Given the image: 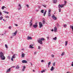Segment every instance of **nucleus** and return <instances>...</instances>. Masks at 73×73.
<instances>
[{"instance_id":"obj_15","label":"nucleus","mask_w":73,"mask_h":73,"mask_svg":"<svg viewBox=\"0 0 73 73\" xmlns=\"http://www.w3.org/2000/svg\"><path fill=\"white\" fill-rule=\"evenodd\" d=\"M53 70H54V67H53V66H52L51 67L50 70H51V71H53Z\"/></svg>"},{"instance_id":"obj_44","label":"nucleus","mask_w":73,"mask_h":73,"mask_svg":"<svg viewBox=\"0 0 73 73\" xmlns=\"http://www.w3.org/2000/svg\"><path fill=\"white\" fill-rule=\"evenodd\" d=\"M13 58H12L11 59V61H13Z\"/></svg>"},{"instance_id":"obj_64","label":"nucleus","mask_w":73,"mask_h":73,"mask_svg":"<svg viewBox=\"0 0 73 73\" xmlns=\"http://www.w3.org/2000/svg\"><path fill=\"white\" fill-rule=\"evenodd\" d=\"M5 33H6V32H5L4 33V34H5Z\"/></svg>"},{"instance_id":"obj_18","label":"nucleus","mask_w":73,"mask_h":73,"mask_svg":"<svg viewBox=\"0 0 73 73\" xmlns=\"http://www.w3.org/2000/svg\"><path fill=\"white\" fill-rule=\"evenodd\" d=\"M20 68V67H19V65H17V66L15 68V69H19Z\"/></svg>"},{"instance_id":"obj_58","label":"nucleus","mask_w":73,"mask_h":73,"mask_svg":"<svg viewBox=\"0 0 73 73\" xmlns=\"http://www.w3.org/2000/svg\"><path fill=\"white\" fill-rule=\"evenodd\" d=\"M33 72H35V70H33Z\"/></svg>"},{"instance_id":"obj_4","label":"nucleus","mask_w":73,"mask_h":73,"mask_svg":"<svg viewBox=\"0 0 73 73\" xmlns=\"http://www.w3.org/2000/svg\"><path fill=\"white\" fill-rule=\"evenodd\" d=\"M52 18L54 19V20H57V18L54 15H53L52 16Z\"/></svg>"},{"instance_id":"obj_13","label":"nucleus","mask_w":73,"mask_h":73,"mask_svg":"<svg viewBox=\"0 0 73 73\" xmlns=\"http://www.w3.org/2000/svg\"><path fill=\"white\" fill-rule=\"evenodd\" d=\"M21 56L22 58L24 57V56H25V54L24 53H23L21 54Z\"/></svg>"},{"instance_id":"obj_12","label":"nucleus","mask_w":73,"mask_h":73,"mask_svg":"<svg viewBox=\"0 0 73 73\" xmlns=\"http://www.w3.org/2000/svg\"><path fill=\"white\" fill-rule=\"evenodd\" d=\"M57 28L56 27H54V32H56V31H57Z\"/></svg>"},{"instance_id":"obj_9","label":"nucleus","mask_w":73,"mask_h":73,"mask_svg":"<svg viewBox=\"0 0 73 73\" xmlns=\"http://www.w3.org/2000/svg\"><path fill=\"white\" fill-rule=\"evenodd\" d=\"M22 63H27V61L25 60H23L22 61Z\"/></svg>"},{"instance_id":"obj_61","label":"nucleus","mask_w":73,"mask_h":73,"mask_svg":"<svg viewBox=\"0 0 73 73\" xmlns=\"http://www.w3.org/2000/svg\"><path fill=\"white\" fill-rule=\"evenodd\" d=\"M3 35H4L3 34H1V35L2 36H3Z\"/></svg>"},{"instance_id":"obj_42","label":"nucleus","mask_w":73,"mask_h":73,"mask_svg":"<svg viewBox=\"0 0 73 73\" xmlns=\"http://www.w3.org/2000/svg\"><path fill=\"white\" fill-rule=\"evenodd\" d=\"M59 12H61V9H59Z\"/></svg>"},{"instance_id":"obj_48","label":"nucleus","mask_w":73,"mask_h":73,"mask_svg":"<svg viewBox=\"0 0 73 73\" xmlns=\"http://www.w3.org/2000/svg\"><path fill=\"white\" fill-rule=\"evenodd\" d=\"M35 11L36 12H38V10H36Z\"/></svg>"},{"instance_id":"obj_57","label":"nucleus","mask_w":73,"mask_h":73,"mask_svg":"<svg viewBox=\"0 0 73 73\" xmlns=\"http://www.w3.org/2000/svg\"><path fill=\"white\" fill-rule=\"evenodd\" d=\"M8 57L9 58V59H10V57L8 56Z\"/></svg>"},{"instance_id":"obj_3","label":"nucleus","mask_w":73,"mask_h":73,"mask_svg":"<svg viewBox=\"0 0 73 73\" xmlns=\"http://www.w3.org/2000/svg\"><path fill=\"white\" fill-rule=\"evenodd\" d=\"M39 28H41L42 27V23L41 22H39Z\"/></svg>"},{"instance_id":"obj_1","label":"nucleus","mask_w":73,"mask_h":73,"mask_svg":"<svg viewBox=\"0 0 73 73\" xmlns=\"http://www.w3.org/2000/svg\"><path fill=\"white\" fill-rule=\"evenodd\" d=\"M44 40L45 38H40L38 40V42L40 44H42V41H44Z\"/></svg>"},{"instance_id":"obj_33","label":"nucleus","mask_w":73,"mask_h":73,"mask_svg":"<svg viewBox=\"0 0 73 73\" xmlns=\"http://www.w3.org/2000/svg\"><path fill=\"white\" fill-rule=\"evenodd\" d=\"M51 16V14H50V13H48V16L49 17H50Z\"/></svg>"},{"instance_id":"obj_37","label":"nucleus","mask_w":73,"mask_h":73,"mask_svg":"<svg viewBox=\"0 0 73 73\" xmlns=\"http://www.w3.org/2000/svg\"><path fill=\"white\" fill-rule=\"evenodd\" d=\"M42 6H43V7H44V8H46V5H42Z\"/></svg>"},{"instance_id":"obj_41","label":"nucleus","mask_w":73,"mask_h":73,"mask_svg":"<svg viewBox=\"0 0 73 73\" xmlns=\"http://www.w3.org/2000/svg\"><path fill=\"white\" fill-rule=\"evenodd\" d=\"M38 49H41V47H40V46H38Z\"/></svg>"},{"instance_id":"obj_22","label":"nucleus","mask_w":73,"mask_h":73,"mask_svg":"<svg viewBox=\"0 0 73 73\" xmlns=\"http://www.w3.org/2000/svg\"><path fill=\"white\" fill-rule=\"evenodd\" d=\"M29 48H31V49H33V48H34L32 46H31V45H30L29 46Z\"/></svg>"},{"instance_id":"obj_52","label":"nucleus","mask_w":73,"mask_h":73,"mask_svg":"<svg viewBox=\"0 0 73 73\" xmlns=\"http://www.w3.org/2000/svg\"><path fill=\"white\" fill-rule=\"evenodd\" d=\"M30 64H31V66H33V64H32V63H30Z\"/></svg>"},{"instance_id":"obj_60","label":"nucleus","mask_w":73,"mask_h":73,"mask_svg":"<svg viewBox=\"0 0 73 73\" xmlns=\"http://www.w3.org/2000/svg\"><path fill=\"white\" fill-rule=\"evenodd\" d=\"M40 6H39V8H40Z\"/></svg>"},{"instance_id":"obj_7","label":"nucleus","mask_w":73,"mask_h":73,"mask_svg":"<svg viewBox=\"0 0 73 73\" xmlns=\"http://www.w3.org/2000/svg\"><path fill=\"white\" fill-rule=\"evenodd\" d=\"M1 57V60H5V56H3L2 57Z\"/></svg>"},{"instance_id":"obj_36","label":"nucleus","mask_w":73,"mask_h":73,"mask_svg":"<svg viewBox=\"0 0 73 73\" xmlns=\"http://www.w3.org/2000/svg\"><path fill=\"white\" fill-rule=\"evenodd\" d=\"M44 72H45V70H42L41 71V73H43Z\"/></svg>"},{"instance_id":"obj_30","label":"nucleus","mask_w":73,"mask_h":73,"mask_svg":"<svg viewBox=\"0 0 73 73\" xmlns=\"http://www.w3.org/2000/svg\"><path fill=\"white\" fill-rule=\"evenodd\" d=\"M41 13H44V10H42L41 11Z\"/></svg>"},{"instance_id":"obj_62","label":"nucleus","mask_w":73,"mask_h":73,"mask_svg":"<svg viewBox=\"0 0 73 73\" xmlns=\"http://www.w3.org/2000/svg\"><path fill=\"white\" fill-rule=\"evenodd\" d=\"M3 21H5V19H3Z\"/></svg>"},{"instance_id":"obj_10","label":"nucleus","mask_w":73,"mask_h":73,"mask_svg":"<svg viewBox=\"0 0 73 73\" xmlns=\"http://www.w3.org/2000/svg\"><path fill=\"white\" fill-rule=\"evenodd\" d=\"M19 7L20 8H18V10H20V9H21V5L20 4H19Z\"/></svg>"},{"instance_id":"obj_11","label":"nucleus","mask_w":73,"mask_h":73,"mask_svg":"<svg viewBox=\"0 0 73 73\" xmlns=\"http://www.w3.org/2000/svg\"><path fill=\"white\" fill-rule=\"evenodd\" d=\"M17 32V31H16L15 33H13V35H14L13 36H16V35Z\"/></svg>"},{"instance_id":"obj_54","label":"nucleus","mask_w":73,"mask_h":73,"mask_svg":"<svg viewBox=\"0 0 73 73\" xmlns=\"http://www.w3.org/2000/svg\"><path fill=\"white\" fill-rule=\"evenodd\" d=\"M41 62H44V60H42Z\"/></svg>"},{"instance_id":"obj_6","label":"nucleus","mask_w":73,"mask_h":73,"mask_svg":"<svg viewBox=\"0 0 73 73\" xmlns=\"http://www.w3.org/2000/svg\"><path fill=\"white\" fill-rule=\"evenodd\" d=\"M27 40H32V38L31 36H28L27 38Z\"/></svg>"},{"instance_id":"obj_46","label":"nucleus","mask_w":73,"mask_h":73,"mask_svg":"<svg viewBox=\"0 0 73 73\" xmlns=\"http://www.w3.org/2000/svg\"><path fill=\"white\" fill-rule=\"evenodd\" d=\"M35 25H37V22H36L35 23Z\"/></svg>"},{"instance_id":"obj_14","label":"nucleus","mask_w":73,"mask_h":73,"mask_svg":"<svg viewBox=\"0 0 73 73\" xmlns=\"http://www.w3.org/2000/svg\"><path fill=\"white\" fill-rule=\"evenodd\" d=\"M33 27L34 28H37V25H33Z\"/></svg>"},{"instance_id":"obj_47","label":"nucleus","mask_w":73,"mask_h":73,"mask_svg":"<svg viewBox=\"0 0 73 73\" xmlns=\"http://www.w3.org/2000/svg\"><path fill=\"white\" fill-rule=\"evenodd\" d=\"M6 18H9V17L8 16H7L5 17Z\"/></svg>"},{"instance_id":"obj_53","label":"nucleus","mask_w":73,"mask_h":73,"mask_svg":"<svg viewBox=\"0 0 73 73\" xmlns=\"http://www.w3.org/2000/svg\"><path fill=\"white\" fill-rule=\"evenodd\" d=\"M32 25V23H31L30 24V27H31Z\"/></svg>"},{"instance_id":"obj_40","label":"nucleus","mask_w":73,"mask_h":73,"mask_svg":"<svg viewBox=\"0 0 73 73\" xmlns=\"http://www.w3.org/2000/svg\"><path fill=\"white\" fill-rule=\"evenodd\" d=\"M46 38H47V39H49V36H48L46 37Z\"/></svg>"},{"instance_id":"obj_17","label":"nucleus","mask_w":73,"mask_h":73,"mask_svg":"<svg viewBox=\"0 0 73 73\" xmlns=\"http://www.w3.org/2000/svg\"><path fill=\"white\" fill-rule=\"evenodd\" d=\"M12 58H16V55L15 54H13Z\"/></svg>"},{"instance_id":"obj_56","label":"nucleus","mask_w":73,"mask_h":73,"mask_svg":"<svg viewBox=\"0 0 73 73\" xmlns=\"http://www.w3.org/2000/svg\"><path fill=\"white\" fill-rule=\"evenodd\" d=\"M53 31H54L53 29H52L51 30V31H52V32H53Z\"/></svg>"},{"instance_id":"obj_45","label":"nucleus","mask_w":73,"mask_h":73,"mask_svg":"<svg viewBox=\"0 0 73 73\" xmlns=\"http://www.w3.org/2000/svg\"><path fill=\"white\" fill-rule=\"evenodd\" d=\"M72 64H71V65H72V66H73V62H72Z\"/></svg>"},{"instance_id":"obj_55","label":"nucleus","mask_w":73,"mask_h":73,"mask_svg":"<svg viewBox=\"0 0 73 73\" xmlns=\"http://www.w3.org/2000/svg\"><path fill=\"white\" fill-rule=\"evenodd\" d=\"M64 3L65 4H66V1H64Z\"/></svg>"},{"instance_id":"obj_24","label":"nucleus","mask_w":73,"mask_h":73,"mask_svg":"<svg viewBox=\"0 0 73 73\" xmlns=\"http://www.w3.org/2000/svg\"><path fill=\"white\" fill-rule=\"evenodd\" d=\"M50 64H51V62H50L48 64V67H49V66H50Z\"/></svg>"},{"instance_id":"obj_35","label":"nucleus","mask_w":73,"mask_h":73,"mask_svg":"<svg viewBox=\"0 0 73 73\" xmlns=\"http://www.w3.org/2000/svg\"><path fill=\"white\" fill-rule=\"evenodd\" d=\"M5 46L6 48H8V46H7V45L6 44H5Z\"/></svg>"},{"instance_id":"obj_63","label":"nucleus","mask_w":73,"mask_h":73,"mask_svg":"<svg viewBox=\"0 0 73 73\" xmlns=\"http://www.w3.org/2000/svg\"><path fill=\"white\" fill-rule=\"evenodd\" d=\"M32 21V20H31V23Z\"/></svg>"},{"instance_id":"obj_50","label":"nucleus","mask_w":73,"mask_h":73,"mask_svg":"<svg viewBox=\"0 0 73 73\" xmlns=\"http://www.w3.org/2000/svg\"><path fill=\"white\" fill-rule=\"evenodd\" d=\"M53 65L54 66H55V63H54L53 64Z\"/></svg>"},{"instance_id":"obj_21","label":"nucleus","mask_w":73,"mask_h":73,"mask_svg":"<svg viewBox=\"0 0 73 73\" xmlns=\"http://www.w3.org/2000/svg\"><path fill=\"white\" fill-rule=\"evenodd\" d=\"M42 23L43 24H45V20H43L42 21Z\"/></svg>"},{"instance_id":"obj_27","label":"nucleus","mask_w":73,"mask_h":73,"mask_svg":"<svg viewBox=\"0 0 73 73\" xmlns=\"http://www.w3.org/2000/svg\"><path fill=\"white\" fill-rule=\"evenodd\" d=\"M3 19V17H0V20H2Z\"/></svg>"},{"instance_id":"obj_23","label":"nucleus","mask_w":73,"mask_h":73,"mask_svg":"<svg viewBox=\"0 0 73 73\" xmlns=\"http://www.w3.org/2000/svg\"><path fill=\"white\" fill-rule=\"evenodd\" d=\"M68 41H66L65 42V46H67V45L68 44Z\"/></svg>"},{"instance_id":"obj_32","label":"nucleus","mask_w":73,"mask_h":73,"mask_svg":"<svg viewBox=\"0 0 73 73\" xmlns=\"http://www.w3.org/2000/svg\"><path fill=\"white\" fill-rule=\"evenodd\" d=\"M50 12H51V10L50 9H49L48 11V13H50Z\"/></svg>"},{"instance_id":"obj_16","label":"nucleus","mask_w":73,"mask_h":73,"mask_svg":"<svg viewBox=\"0 0 73 73\" xmlns=\"http://www.w3.org/2000/svg\"><path fill=\"white\" fill-rule=\"evenodd\" d=\"M23 68L22 70L23 72H24L25 70V66H23Z\"/></svg>"},{"instance_id":"obj_2","label":"nucleus","mask_w":73,"mask_h":73,"mask_svg":"<svg viewBox=\"0 0 73 73\" xmlns=\"http://www.w3.org/2000/svg\"><path fill=\"white\" fill-rule=\"evenodd\" d=\"M64 5H60L59 4L58 6V7L59 9H61L60 7L61 8H63L64 7Z\"/></svg>"},{"instance_id":"obj_31","label":"nucleus","mask_w":73,"mask_h":73,"mask_svg":"<svg viewBox=\"0 0 73 73\" xmlns=\"http://www.w3.org/2000/svg\"><path fill=\"white\" fill-rule=\"evenodd\" d=\"M4 8H5V6H3L2 7L1 9H4Z\"/></svg>"},{"instance_id":"obj_59","label":"nucleus","mask_w":73,"mask_h":73,"mask_svg":"<svg viewBox=\"0 0 73 73\" xmlns=\"http://www.w3.org/2000/svg\"><path fill=\"white\" fill-rule=\"evenodd\" d=\"M15 26H18V25H17L16 24L15 25Z\"/></svg>"},{"instance_id":"obj_28","label":"nucleus","mask_w":73,"mask_h":73,"mask_svg":"<svg viewBox=\"0 0 73 73\" xmlns=\"http://www.w3.org/2000/svg\"><path fill=\"white\" fill-rule=\"evenodd\" d=\"M56 26L57 27H60V25H59L58 23H57L56 24Z\"/></svg>"},{"instance_id":"obj_49","label":"nucleus","mask_w":73,"mask_h":73,"mask_svg":"<svg viewBox=\"0 0 73 73\" xmlns=\"http://www.w3.org/2000/svg\"><path fill=\"white\" fill-rule=\"evenodd\" d=\"M37 52H34V54H36V53H37Z\"/></svg>"},{"instance_id":"obj_19","label":"nucleus","mask_w":73,"mask_h":73,"mask_svg":"<svg viewBox=\"0 0 73 73\" xmlns=\"http://www.w3.org/2000/svg\"><path fill=\"white\" fill-rule=\"evenodd\" d=\"M53 1V3L54 4H55V3H57V0H54Z\"/></svg>"},{"instance_id":"obj_20","label":"nucleus","mask_w":73,"mask_h":73,"mask_svg":"<svg viewBox=\"0 0 73 73\" xmlns=\"http://www.w3.org/2000/svg\"><path fill=\"white\" fill-rule=\"evenodd\" d=\"M64 54H65V52H63L61 54V56H63Z\"/></svg>"},{"instance_id":"obj_5","label":"nucleus","mask_w":73,"mask_h":73,"mask_svg":"<svg viewBox=\"0 0 73 73\" xmlns=\"http://www.w3.org/2000/svg\"><path fill=\"white\" fill-rule=\"evenodd\" d=\"M4 56V54L2 52H0V56L1 57Z\"/></svg>"},{"instance_id":"obj_34","label":"nucleus","mask_w":73,"mask_h":73,"mask_svg":"<svg viewBox=\"0 0 73 73\" xmlns=\"http://www.w3.org/2000/svg\"><path fill=\"white\" fill-rule=\"evenodd\" d=\"M66 25H63V27H64V28H65V27H66Z\"/></svg>"},{"instance_id":"obj_29","label":"nucleus","mask_w":73,"mask_h":73,"mask_svg":"<svg viewBox=\"0 0 73 73\" xmlns=\"http://www.w3.org/2000/svg\"><path fill=\"white\" fill-rule=\"evenodd\" d=\"M53 40H57V37H55L54 38H53Z\"/></svg>"},{"instance_id":"obj_25","label":"nucleus","mask_w":73,"mask_h":73,"mask_svg":"<svg viewBox=\"0 0 73 73\" xmlns=\"http://www.w3.org/2000/svg\"><path fill=\"white\" fill-rule=\"evenodd\" d=\"M46 11L43 14L44 16H45V15H46Z\"/></svg>"},{"instance_id":"obj_43","label":"nucleus","mask_w":73,"mask_h":73,"mask_svg":"<svg viewBox=\"0 0 73 73\" xmlns=\"http://www.w3.org/2000/svg\"><path fill=\"white\" fill-rule=\"evenodd\" d=\"M51 56L52 57H54V55L53 54L51 55Z\"/></svg>"},{"instance_id":"obj_26","label":"nucleus","mask_w":73,"mask_h":73,"mask_svg":"<svg viewBox=\"0 0 73 73\" xmlns=\"http://www.w3.org/2000/svg\"><path fill=\"white\" fill-rule=\"evenodd\" d=\"M3 12H4V13H7V14H8V13H9V12H7V11H3Z\"/></svg>"},{"instance_id":"obj_8","label":"nucleus","mask_w":73,"mask_h":73,"mask_svg":"<svg viewBox=\"0 0 73 73\" xmlns=\"http://www.w3.org/2000/svg\"><path fill=\"white\" fill-rule=\"evenodd\" d=\"M11 72V68H9L6 71V73H9Z\"/></svg>"},{"instance_id":"obj_38","label":"nucleus","mask_w":73,"mask_h":73,"mask_svg":"<svg viewBox=\"0 0 73 73\" xmlns=\"http://www.w3.org/2000/svg\"><path fill=\"white\" fill-rule=\"evenodd\" d=\"M26 6L27 8H29V5H26Z\"/></svg>"},{"instance_id":"obj_51","label":"nucleus","mask_w":73,"mask_h":73,"mask_svg":"<svg viewBox=\"0 0 73 73\" xmlns=\"http://www.w3.org/2000/svg\"><path fill=\"white\" fill-rule=\"evenodd\" d=\"M9 29H11V26H9Z\"/></svg>"},{"instance_id":"obj_39","label":"nucleus","mask_w":73,"mask_h":73,"mask_svg":"<svg viewBox=\"0 0 73 73\" xmlns=\"http://www.w3.org/2000/svg\"><path fill=\"white\" fill-rule=\"evenodd\" d=\"M0 16H2V13L0 11Z\"/></svg>"}]
</instances>
